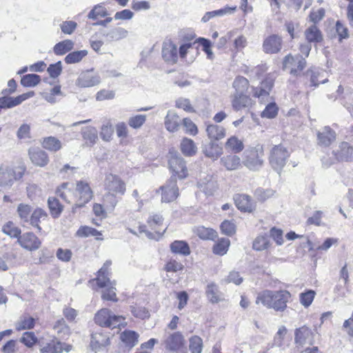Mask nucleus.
<instances>
[{
	"label": "nucleus",
	"mask_w": 353,
	"mask_h": 353,
	"mask_svg": "<svg viewBox=\"0 0 353 353\" xmlns=\"http://www.w3.org/2000/svg\"><path fill=\"white\" fill-rule=\"evenodd\" d=\"M236 10V6H226L224 8L207 12L202 17L201 21L203 23H206L209 21L211 19L216 17H223L227 14H233Z\"/></svg>",
	"instance_id": "nucleus-28"
},
{
	"label": "nucleus",
	"mask_w": 353,
	"mask_h": 353,
	"mask_svg": "<svg viewBox=\"0 0 353 353\" xmlns=\"http://www.w3.org/2000/svg\"><path fill=\"white\" fill-rule=\"evenodd\" d=\"M82 136L85 141V144L89 146L95 144L98 140L97 130L93 127L84 128L82 131Z\"/></svg>",
	"instance_id": "nucleus-40"
},
{
	"label": "nucleus",
	"mask_w": 353,
	"mask_h": 353,
	"mask_svg": "<svg viewBox=\"0 0 353 353\" xmlns=\"http://www.w3.org/2000/svg\"><path fill=\"white\" fill-rule=\"evenodd\" d=\"M220 161L221 165L228 171L240 169L242 167L243 163L241 158L234 154L224 156L221 159Z\"/></svg>",
	"instance_id": "nucleus-22"
},
{
	"label": "nucleus",
	"mask_w": 353,
	"mask_h": 353,
	"mask_svg": "<svg viewBox=\"0 0 353 353\" xmlns=\"http://www.w3.org/2000/svg\"><path fill=\"white\" fill-rule=\"evenodd\" d=\"M128 32L123 28H116L111 30L108 34L107 37L110 41H119L128 37Z\"/></svg>",
	"instance_id": "nucleus-51"
},
{
	"label": "nucleus",
	"mask_w": 353,
	"mask_h": 353,
	"mask_svg": "<svg viewBox=\"0 0 353 353\" xmlns=\"http://www.w3.org/2000/svg\"><path fill=\"white\" fill-rule=\"evenodd\" d=\"M120 338L126 346L132 348L137 343L139 334L134 331L126 330L121 334Z\"/></svg>",
	"instance_id": "nucleus-41"
},
{
	"label": "nucleus",
	"mask_w": 353,
	"mask_h": 353,
	"mask_svg": "<svg viewBox=\"0 0 353 353\" xmlns=\"http://www.w3.org/2000/svg\"><path fill=\"white\" fill-rule=\"evenodd\" d=\"M72 188V184L64 183L57 189V193L58 196L68 203L73 201L77 202L76 192H73Z\"/></svg>",
	"instance_id": "nucleus-27"
},
{
	"label": "nucleus",
	"mask_w": 353,
	"mask_h": 353,
	"mask_svg": "<svg viewBox=\"0 0 353 353\" xmlns=\"http://www.w3.org/2000/svg\"><path fill=\"white\" fill-rule=\"evenodd\" d=\"M315 296V292L313 290H308L305 292L301 293L299 295L300 303L305 307H309Z\"/></svg>",
	"instance_id": "nucleus-64"
},
{
	"label": "nucleus",
	"mask_w": 353,
	"mask_h": 353,
	"mask_svg": "<svg viewBox=\"0 0 353 353\" xmlns=\"http://www.w3.org/2000/svg\"><path fill=\"white\" fill-rule=\"evenodd\" d=\"M159 190L161 191V201L163 203L172 202L175 201L179 195V188L174 179H170L164 185L161 186Z\"/></svg>",
	"instance_id": "nucleus-10"
},
{
	"label": "nucleus",
	"mask_w": 353,
	"mask_h": 353,
	"mask_svg": "<svg viewBox=\"0 0 353 353\" xmlns=\"http://www.w3.org/2000/svg\"><path fill=\"white\" fill-rule=\"evenodd\" d=\"M170 249L173 253L188 256L190 254L188 244L184 241H174L170 244Z\"/></svg>",
	"instance_id": "nucleus-38"
},
{
	"label": "nucleus",
	"mask_w": 353,
	"mask_h": 353,
	"mask_svg": "<svg viewBox=\"0 0 353 353\" xmlns=\"http://www.w3.org/2000/svg\"><path fill=\"white\" fill-rule=\"evenodd\" d=\"M42 146L47 150L57 152L61 149L62 143L57 138L54 137H48L43 139Z\"/></svg>",
	"instance_id": "nucleus-37"
},
{
	"label": "nucleus",
	"mask_w": 353,
	"mask_h": 353,
	"mask_svg": "<svg viewBox=\"0 0 353 353\" xmlns=\"http://www.w3.org/2000/svg\"><path fill=\"white\" fill-rule=\"evenodd\" d=\"M196 42L199 43L202 46V50L205 52L207 54V57L209 59H213L214 58V53L211 49L212 48V43L210 40L199 37L196 39Z\"/></svg>",
	"instance_id": "nucleus-59"
},
{
	"label": "nucleus",
	"mask_w": 353,
	"mask_h": 353,
	"mask_svg": "<svg viewBox=\"0 0 353 353\" xmlns=\"http://www.w3.org/2000/svg\"><path fill=\"white\" fill-rule=\"evenodd\" d=\"M169 168L174 176L180 179L188 176V171L184 159L176 152H170Z\"/></svg>",
	"instance_id": "nucleus-7"
},
{
	"label": "nucleus",
	"mask_w": 353,
	"mask_h": 353,
	"mask_svg": "<svg viewBox=\"0 0 353 353\" xmlns=\"http://www.w3.org/2000/svg\"><path fill=\"white\" fill-rule=\"evenodd\" d=\"M88 55L86 50L74 51L69 53L65 57V62L68 64H74L79 63L84 57Z\"/></svg>",
	"instance_id": "nucleus-44"
},
{
	"label": "nucleus",
	"mask_w": 353,
	"mask_h": 353,
	"mask_svg": "<svg viewBox=\"0 0 353 353\" xmlns=\"http://www.w3.org/2000/svg\"><path fill=\"white\" fill-rule=\"evenodd\" d=\"M131 312L136 318L145 319L150 317V312L145 307L139 305L131 306Z\"/></svg>",
	"instance_id": "nucleus-63"
},
{
	"label": "nucleus",
	"mask_w": 353,
	"mask_h": 353,
	"mask_svg": "<svg viewBox=\"0 0 353 353\" xmlns=\"http://www.w3.org/2000/svg\"><path fill=\"white\" fill-rule=\"evenodd\" d=\"M291 297L290 293L287 290L274 291L272 309L283 312L287 307V303Z\"/></svg>",
	"instance_id": "nucleus-16"
},
{
	"label": "nucleus",
	"mask_w": 353,
	"mask_h": 353,
	"mask_svg": "<svg viewBox=\"0 0 353 353\" xmlns=\"http://www.w3.org/2000/svg\"><path fill=\"white\" fill-rule=\"evenodd\" d=\"M336 98L340 99L343 105L347 109L351 108L353 103V92L349 89H345L341 85H339Z\"/></svg>",
	"instance_id": "nucleus-29"
},
{
	"label": "nucleus",
	"mask_w": 353,
	"mask_h": 353,
	"mask_svg": "<svg viewBox=\"0 0 353 353\" xmlns=\"http://www.w3.org/2000/svg\"><path fill=\"white\" fill-rule=\"evenodd\" d=\"M109 337L101 332H95L92 335L91 345L94 349L109 344Z\"/></svg>",
	"instance_id": "nucleus-43"
},
{
	"label": "nucleus",
	"mask_w": 353,
	"mask_h": 353,
	"mask_svg": "<svg viewBox=\"0 0 353 353\" xmlns=\"http://www.w3.org/2000/svg\"><path fill=\"white\" fill-rule=\"evenodd\" d=\"M290 152L287 148L280 144L274 145L270 152V163L277 172H280L285 165Z\"/></svg>",
	"instance_id": "nucleus-4"
},
{
	"label": "nucleus",
	"mask_w": 353,
	"mask_h": 353,
	"mask_svg": "<svg viewBox=\"0 0 353 353\" xmlns=\"http://www.w3.org/2000/svg\"><path fill=\"white\" fill-rule=\"evenodd\" d=\"M305 39L309 43H319L323 41V34L315 25H312L304 32Z\"/></svg>",
	"instance_id": "nucleus-32"
},
{
	"label": "nucleus",
	"mask_w": 353,
	"mask_h": 353,
	"mask_svg": "<svg viewBox=\"0 0 353 353\" xmlns=\"http://www.w3.org/2000/svg\"><path fill=\"white\" fill-rule=\"evenodd\" d=\"M235 203L238 209L243 212H252L254 205L250 197L245 194L237 195L234 198Z\"/></svg>",
	"instance_id": "nucleus-31"
},
{
	"label": "nucleus",
	"mask_w": 353,
	"mask_h": 353,
	"mask_svg": "<svg viewBox=\"0 0 353 353\" xmlns=\"http://www.w3.org/2000/svg\"><path fill=\"white\" fill-rule=\"evenodd\" d=\"M28 153L32 163L37 166L44 167L49 162L47 153L39 148H30Z\"/></svg>",
	"instance_id": "nucleus-21"
},
{
	"label": "nucleus",
	"mask_w": 353,
	"mask_h": 353,
	"mask_svg": "<svg viewBox=\"0 0 353 353\" xmlns=\"http://www.w3.org/2000/svg\"><path fill=\"white\" fill-rule=\"evenodd\" d=\"M34 319L29 316H25L20 319L17 324V330H29L34 327Z\"/></svg>",
	"instance_id": "nucleus-57"
},
{
	"label": "nucleus",
	"mask_w": 353,
	"mask_h": 353,
	"mask_svg": "<svg viewBox=\"0 0 353 353\" xmlns=\"http://www.w3.org/2000/svg\"><path fill=\"white\" fill-rule=\"evenodd\" d=\"M164 124L168 131L174 132L178 131L180 128L181 119L176 113L169 110L165 117Z\"/></svg>",
	"instance_id": "nucleus-23"
},
{
	"label": "nucleus",
	"mask_w": 353,
	"mask_h": 353,
	"mask_svg": "<svg viewBox=\"0 0 353 353\" xmlns=\"http://www.w3.org/2000/svg\"><path fill=\"white\" fill-rule=\"evenodd\" d=\"M185 340L180 332H165L162 340V345L165 350L177 352L185 347Z\"/></svg>",
	"instance_id": "nucleus-5"
},
{
	"label": "nucleus",
	"mask_w": 353,
	"mask_h": 353,
	"mask_svg": "<svg viewBox=\"0 0 353 353\" xmlns=\"http://www.w3.org/2000/svg\"><path fill=\"white\" fill-rule=\"evenodd\" d=\"M48 203L52 215L54 217L59 216L63 210V208L61 205L59 203L58 199L54 197L49 198Z\"/></svg>",
	"instance_id": "nucleus-58"
},
{
	"label": "nucleus",
	"mask_w": 353,
	"mask_h": 353,
	"mask_svg": "<svg viewBox=\"0 0 353 353\" xmlns=\"http://www.w3.org/2000/svg\"><path fill=\"white\" fill-rule=\"evenodd\" d=\"M113 134L112 123L110 119L103 121L100 130V137L105 141H109Z\"/></svg>",
	"instance_id": "nucleus-48"
},
{
	"label": "nucleus",
	"mask_w": 353,
	"mask_h": 353,
	"mask_svg": "<svg viewBox=\"0 0 353 353\" xmlns=\"http://www.w3.org/2000/svg\"><path fill=\"white\" fill-rule=\"evenodd\" d=\"M194 232L200 239L203 240H212L216 236L215 230L203 226L197 227Z\"/></svg>",
	"instance_id": "nucleus-47"
},
{
	"label": "nucleus",
	"mask_w": 353,
	"mask_h": 353,
	"mask_svg": "<svg viewBox=\"0 0 353 353\" xmlns=\"http://www.w3.org/2000/svg\"><path fill=\"white\" fill-rule=\"evenodd\" d=\"M317 138L319 145L328 146L336 139V134L330 127L325 126L317 133Z\"/></svg>",
	"instance_id": "nucleus-24"
},
{
	"label": "nucleus",
	"mask_w": 353,
	"mask_h": 353,
	"mask_svg": "<svg viewBox=\"0 0 353 353\" xmlns=\"http://www.w3.org/2000/svg\"><path fill=\"white\" fill-rule=\"evenodd\" d=\"M333 154L338 161H348L353 159V148L347 142H342Z\"/></svg>",
	"instance_id": "nucleus-18"
},
{
	"label": "nucleus",
	"mask_w": 353,
	"mask_h": 353,
	"mask_svg": "<svg viewBox=\"0 0 353 353\" xmlns=\"http://www.w3.org/2000/svg\"><path fill=\"white\" fill-rule=\"evenodd\" d=\"M41 78L35 74L24 75L21 79V84L24 87H34L39 83Z\"/></svg>",
	"instance_id": "nucleus-52"
},
{
	"label": "nucleus",
	"mask_w": 353,
	"mask_h": 353,
	"mask_svg": "<svg viewBox=\"0 0 353 353\" xmlns=\"http://www.w3.org/2000/svg\"><path fill=\"white\" fill-rule=\"evenodd\" d=\"M206 132L208 137L212 140H220L225 137V129L220 125L210 124L207 126Z\"/></svg>",
	"instance_id": "nucleus-33"
},
{
	"label": "nucleus",
	"mask_w": 353,
	"mask_h": 353,
	"mask_svg": "<svg viewBox=\"0 0 353 353\" xmlns=\"http://www.w3.org/2000/svg\"><path fill=\"white\" fill-rule=\"evenodd\" d=\"M101 78L98 72L94 69L82 71L75 81V85L79 88H88L99 85Z\"/></svg>",
	"instance_id": "nucleus-6"
},
{
	"label": "nucleus",
	"mask_w": 353,
	"mask_h": 353,
	"mask_svg": "<svg viewBox=\"0 0 353 353\" xmlns=\"http://www.w3.org/2000/svg\"><path fill=\"white\" fill-rule=\"evenodd\" d=\"M97 324L101 327L114 328L125 325V318L121 315L114 314L108 308L100 310L94 316Z\"/></svg>",
	"instance_id": "nucleus-1"
},
{
	"label": "nucleus",
	"mask_w": 353,
	"mask_h": 353,
	"mask_svg": "<svg viewBox=\"0 0 353 353\" xmlns=\"http://www.w3.org/2000/svg\"><path fill=\"white\" fill-rule=\"evenodd\" d=\"M263 148L261 145L251 148L244 153L243 164L252 171H257L263 165Z\"/></svg>",
	"instance_id": "nucleus-2"
},
{
	"label": "nucleus",
	"mask_w": 353,
	"mask_h": 353,
	"mask_svg": "<svg viewBox=\"0 0 353 353\" xmlns=\"http://www.w3.org/2000/svg\"><path fill=\"white\" fill-rule=\"evenodd\" d=\"M274 291L265 290L259 293L256 303H261L263 306L268 308H272V301L274 299Z\"/></svg>",
	"instance_id": "nucleus-35"
},
{
	"label": "nucleus",
	"mask_w": 353,
	"mask_h": 353,
	"mask_svg": "<svg viewBox=\"0 0 353 353\" xmlns=\"http://www.w3.org/2000/svg\"><path fill=\"white\" fill-rule=\"evenodd\" d=\"M2 231L10 237H18L21 233L20 229L16 227L11 221L6 223L3 226Z\"/></svg>",
	"instance_id": "nucleus-61"
},
{
	"label": "nucleus",
	"mask_w": 353,
	"mask_h": 353,
	"mask_svg": "<svg viewBox=\"0 0 353 353\" xmlns=\"http://www.w3.org/2000/svg\"><path fill=\"white\" fill-rule=\"evenodd\" d=\"M312 339V332L308 327L303 325L294 330V341L298 345L303 346L310 343Z\"/></svg>",
	"instance_id": "nucleus-17"
},
{
	"label": "nucleus",
	"mask_w": 353,
	"mask_h": 353,
	"mask_svg": "<svg viewBox=\"0 0 353 353\" xmlns=\"http://www.w3.org/2000/svg\"><path fill=\"white\" fill-rule=\"evenodd\" d=\"M205 294L212 303H217L224 300L223 295L219 290L217 285L213 282L206 286Z\"/></svg>",
	"instance_id": "nucleus-26"
},
{
	"label": "nucleus",
	"mask_w": 353,
	"mask_h": 353,
	"mask_svg": "<svg viewBox=\"0 0 353 353\" xmlns=\"http://www.w3.org/2000/svg\"><path fill=\"white\" fill-rule=\"evenodd\" d=\"M279 112V108L274 102L268 103L264 110L261 112V117L266 119H273L276 117Z\"/></svg>",
	"instance_id": "nucleus-54"
},
{
	"label": "nucleus",
	"mask_w": 353,
	"mask_h": 353,
	"mask_svg": "<svg viewBox=\"0 0 353 353\" xmlns=\"http://www.w3.org/2000/svg\"><path fill=\"white\" fill-rule=\"evenodd\" d=\"M283 68L289 69L292 74H299L305 67L306 61L300 55L295 57L289 54L284 58L283 62Z\"/></svg>",
	"instance_id": "nucleus-9"
},
{
	"label": "nucleus",
	"mask_w": 353,
	"mask_h": 353,
	"mask_svg": "<svg viewBox=\"0 0 353 353\" xmlns=\"http://www.w3.org/2000/svg\"><path fill=\"white\" fill-rule=\"evenodd\" d=\"M180 148L181 152L187 157L194 156L197 152V147L194 141L186 137L181 140Z\"/></svg>",
	"instance_id": "nucleus-34"
},
{
	"label": "nucleus",
	"mask_w": 353,
	"mask_h": 353,
	"mask_svg": "<svg viewBox=\"0 0 353 353\" xmlns=\"http://www.w3.org/2000/svg\"><path fill=\"white\" fill-rule=\"evenodd\" d=\"M46 216L47 214L43 210L37 208L34 210L31 215L30 223L33 226L37 228L40 230L41 228L39 227L38 223L41 219H45Z\"/></svg>",
	"instance_id": "nucleus-60"
},
{
	"label": "nucleus",
	"mask_w": 353,
	"mask_h": 353,
	"mask_svg": "<svg viewBox=\"0 0 353 353\" xmlns=\"http://www.w3.org/2000/svg\"><path fill=\"white\" fill-rule=\"evenodd\" d=\"M118 195L119 194L107 192L105 191L103 198V202L107 210H114L119 201Z\"/></svg>",
	"instance_id": "nucleus-50"
},
{
	"label": "nucleus",
	"mask_w": 353,
	"mask_h": 353,
	"mask_svg": "<svg viewBox=\"0 0 353 353\" xmlns=\"http://www.w3.org/2000/svg\"><path fill=\"white\" fill-rule=\"evenodd\" d=\"M18 241L21 247L29 251L36 250L39 248L41 241L32 232H26L20 236Z\"/></svg>",
	"instance_id": "nucleus-14"
},
{
	"label": "nucleus",
	"mask_w": 353,
	"mask_h": 353,
	"mask_svg": "<svg viewBox=\"0 0 353 353\" xmlns=\"http://www.w3.org/2000/svg\"><path fill=\"white\" fill-rule=\"evenodd\" d=\"M77 203L79 207L83 206L92 197V192L89 185L83 181H79L76 188Z\"/></svg>",
	"instance_id": "nucleus-11"
},
{
	"label": "nucleus",
	"mask_w": 353,
	"mask_h": 353,
	"mask_svg": "<svg viewBox=\"0 0 353 353\" xmlns=\"http://www.w3.org/2000/svg\"><path fill=\"white\" fill-rule=\"evenodd\" d=\"M111 261H106L101 268L98 271L97 277L96 278L97 284L99 288L108 287L109 285H115L116 281L110 280Z\"/></svg>",
	"instance_id": "nucleus-12"
},
{
	"label": "nucleus",
	"mask_w": 353,
	"mask_h": 353,
	"mask_svg": "<svg viewBox=\"0 0 353 353\" xmlns=\"http://www.w3.org/2000/svg\"><path fill=\"white\" fill-rule=\"evenodd\" d=\"M104 190L107 192L123 195L125 192V183L120 176L111 173L107 174L103 181Z\"/></svg>",
	"instance_id": "nucleus-8"
},
{
	"label": "nucleus",
	"mask_w": 353,
	"mask_h": 353,
	"mask_svg": "<svg viewBox=\"0 0 353 353\" xmlns=\"http://www.w3.org/2000/svg\"><path fill=\"white\" fill-rule=\"evenodd\" d=\"M199 188L206 194H212L217 188L215 181L213 180L210 174H203L200 176L198 181Z\"/></svg>",
	"instance_id": "nucleus-20"
},
{
	"label": "nucleus",
	"mask_w": 353,
	"mask_h": 353,
	"mask_svg": "<svg viewBox=\"0 0 353 353\" xmlns=\"http://www.w3.org/2000/svg\"><path fill=\"white\" fill-rule=\"evenodd\" d=\"M230 241L226 238H221L214 245L212 251L214 254L223 256L228 251Z\"/></svg>",
	"instance_id": "nucleus-42"
},
{
	"label": "nucleus",
	"mask_w": 353,
	"mask_h": 353,
	"mask_svg": "<svg viewBox=\"0 0 353 353\" xmlns=\"http://www.w3.org/2000/svg\"><path fill=\"white\" fill-rule=\"evenodd\" d=\"M162 57L165 62L170 64H174L177 61V46L170 40L165 41L163 43Z\"/></svg>",
	"instance_id": "nucleus-13"
},
{
	"label": "nucleus",
	"mask_w": 353,
	"mask_h": 353,
	"mask_svg": "<svg viewBox=\"0 0 353 353\" xmlns=\"http://www.w3.org/2000/svg\"><path fill=\"white\" fill-rule=\"evenodd\" d=\"M107 15L108 12L105 8L101 4H98L91 10L88 15V17L90 19L95 20L100 17H104Z\"/></svg>",
	"instance_id": "nucleus-56"
},
{
	"label": "nucleus",
	"mask_w": 353,
	"mask_h": 353,
	"mask_svg": "<svg viewBox=\"0 0 353 353\" xmlns=\"http://www.w3.org/2000/svg\"><path fill=\"white\" fill-rule=\"evenodd\" d=\"M270 245V242L267 235H259L255 238L252 243L253 249L256 251L266 250Z\"/></svg>",
	"instance_id": "nucleus-46"
},
{
	"label": "nucleus",
	"mask_w": 353,
	"mask_h": 353,
	"mask_svg": "<svg viewBox=\"0 0 353 353\" xmlns=\"http://www.w3.org/2000/svg\"><path fill=\"white\" fill-rule=\"evenodd\" d=\"M24 174V169L15 168L8 164L0 165V187L10 188L14 181L21 179Z\"/></svg>",
	"instance_id": "nucleus-3"
},
{
	"label": "nucleus",
	"mask_w": 353,
	"mask_h": 353,
	"mask_svg": "<svg viewBox=\"0 0 353 353\" xmlns=\"http://www.w3.org/2000/svg\"><path fill=\"white\" fill-rule=\"evenodd\" d=\"M203 349V341L198 336L190 339V350L192 353H201Z\"/></svg>",
	"instance_id": "nucleus-62"
},
{
	"label": "nucleus",
	"mask_w": 353,
	"mask_h": 353,
	"mask_svg": "<svg viewBox=\"0 0 353 353\" xmlns=\"http://www.w3.org/2000/svg\"><path fill=\"white\" fill-rule=\"evenodd\" d=\"M53 329L57 332L60 337L64 338L70 334V328L65 324V322L63 319L55 322Z\"/></svg>",
	"instance_id": "nucleus-53"
},
{
	"label": "nucleus",
	"mask_w": 353,
	"mask_h": 353,
	"mask_svg": "<svg viewBox=\"0 0 353 353\" xmlns=\"http://www.w3.org/2000/svg\"><path fill=\"white\" fill-rule=\"evenodd\" d=\"M232 85L235 90L234 94H242L248 89L249 81L246 78L239 76L234 79Z\"/></svg>",
	"instance_id": "nucleus-49"
},
{
	"label": "nucleus",
	"mask_w": 353,
	"mask_h": 353,
	"mask_svg": "<svg viewBox=\"0 0 353 353\" xmlns=\"http://www.w3.org/2000/svg\"><path fill=\"white\" fill-rule=\"evenodd\" d=\"M61 343L57 340H52L40 349L41 353H61Z\"/></svg>",
	"instance_id": "nucleus-45"
},
{
	"label": "nucleus",
	"mask_w": 353,
	"mask_h": 353,
	"mask_svg": "<svg viewBox=\"0 0 353 353\" xmlns=\"http://www.w3.org/2000/svg\"><path fill=\"white\" fill-rule=\"evenodd\" d=\"M272 86L273 79L272 78H268L265 81H262L260 88H252V95L254 97L263 100L269 96L270 91Z\"/></svg>",
	"instance_id": "nucleus-25"
},
{
	"label": "nucleus",
	"mask_w": 353,
	"mask_h": 353,
	"mask_svg": "<svg viewBox=\"0 0 353 353\" xmlns=\"http://www.w3.org/2000/svg\"><path fill=\"white\" fill-rule=\"evenodd\" d=\"M307 74L310 76L311 86L316 87L320 83H325L327 81V78H324L326 72L323 70H310L307 71Z\"/></svg>",
	"instance_id": "nucleus-36"
},
{
	"label": "nucleus",
	"mask_w": 353,
	"mask_h": 353,
	"mask_svg": "<svg viewBox=\"0 0 353 353\" xmlns=\"http://www.w3.org/2000/svg\"><path fill=\"white\" fill-rule=\"evenodd\" d=\"M74 43L70 39H65L57 43L54 48L53 51L57 55H63L73 49Z\"/></svg>",
	"instance_id": "nucleus-39"
},
{
	"label": "nucleus",
	"mask_w": 353,
	"mask_h": 353,
	"mask_svg": "<svg viewBox=\"0 0 353 353\" xmlns=\"http://www.w3.org/2000/svg\"><path fill=\"white\" fill-rule=\"evenodd\" d=\"M231 104L235 111H239L243 108H252L254 102L249 96L239 93L233 94Z\"/></svg>",
	"instance_id": "nucleus-15"
},
{
	"label": "nucleus",
	"mask_w": 353,
	"mask_h": 353,
	"mask_svg": "<svg viewBox=\"0 0 353 353\" xmlns=\"http://www.w3.org/2000/svg\"><path fill=\"white\" fill-rule=\"evenodd\" d=\"M225 148L229 152L237 154L242 152L244 149V144L241 139L236 136H231L225 143Z\"/></svg>",
	"instance_id": "nucleus-30"
},
{
	"label": "nucleus",
	"mask_w": 353,
	"mask_h": 353,
	"mask_svg": "<svg viewBox=\"0 0 353 353\" xmlns=\"http://www.w3.org/2000/svg\"><path fill=\"white\" fill-rule=\"evenodd\" d=\"M222 153V149L214 143L210 144V147L204 150L205 155L213 161L217 160Z\"/></svg>",
	"instance_id": "nucleus-55"
},
{
	"label": "nucleus",
	"mask_w": 353,
	"mask_h": 353,
	"mask_svg": "<svg viewBox=\"0 0 353 353\" xmlns=\"http://www.w3.org/2000/svg\"><path fill=\"white\" fill-rule=\"evenodd\" d=\"M282 40L276 35H271L267 37L263 43V49L265 53H277L281 49Z\"/></svg>",
	"instance_id": "nucleus-19"
}]
</instances>
